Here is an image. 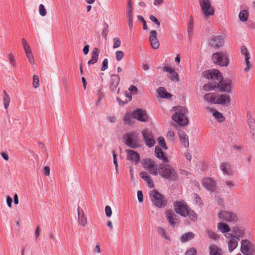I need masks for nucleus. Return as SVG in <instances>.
Here are the masks:
<instances>
[{
	"instance_id": "30",
	"label": "nucleus",
	"mask_w": 255,
	"mask_h": 255,
	"mask_svg": "<svg viewBox=\"0 0 255 255\" xmlns=\"http://www.w3.org/2000/svg\"><path fill=\"white\" fill-rule=\"evenodd\" d=\"M180 141L184 147L189 146V143L187 135L184 131H179L178 133Z\"/></svg>"
},
{
	"instance_id": "13",
	"label": "nucleus",
	"mask_w": 255,
	"mask_h": 255,
	"mask_svg": "<svg viewBox=\"0 0 255 255\" xmlns=\"http://www.w3.org/2000/svg\"><path fill=\"white\" fill-rule=\"evenodd\" d=\"M209 44L211 46L218 48L223 46L224 40L222 36H212L209 39Z\"/></svg>"
},
{
	"instance_id": "47",
	"label": "nucleus",
	"mask_w": 255,
	"mask_h": 255,
	"mask_svg": "<svg viewBox=\"0 0 255 255\" xmlns=\"http://www.w3.org/2000/svg\"><path fill=\"white\" fill-rule=\"evenodd\" d=\"M193 28V17L192 16H190L189 21L188 24V33L192 32Z\"/></svg>"
},
{
	"instance_id": "38",
	"label": "nucleus",
	"mask_w": 255,
	"mask_h": 255,
	"mask_svg": "<svg viewBox=\"0 0 255 255\" xmlns=\"http://www.w3.org/2000/svg\"><path fill=\"white\" fill-rule=\"evenodd\" d=\"M233 232L235 234V236L240 238L244 237L245 232L243 229L240 227H235L233 229Z\"/></svg>"
},
{
	"instance_id": "28",
	"label": "nucleus",
	"mask_w": 255,
	"mask_h": 255,
	"mask_svg": "<svg viewBox=\"0 0 255 255\" xmlns=\"http://www.w3.org/2000/svg\"><path fill=\"white\" fill-rule=\"evenodd\" d=\"M155 154L157 158L162 160L163 162H168L167 157L165 156L164 152L161 148L156 146L155 148Z\"/></svg>"
},
{
	"instance_id": "61",
	"label": "nucleus",
	"mask_w": 255,
	"mask_h": 255,
	"mask_svg": "<svg viewBox=\"0 0 255 255\" xmlns=\"http://www.w3.org/2000/svg\"><path fill=\"white\" fill-rule=\"evenodd\" d=\"M124 120L126 124H130L131 120L130 115L129 113L127 114L124 117Z\"/></svg>"
},
{
	"instance_id": "63",
	"label": "nucleus",
	"mask_w": 255,
	"mask_h": 255,
	"mask_svg": "<svg viewBox=\"0 0 255 255\" xmlns=\"http://www.w3.org/2000/svg\"><path fill=\"white\" fill-rule=\"evenodd\" d=\"M175 134L173 130H169L167 133V137L171 140H173Z\"/></svg>"
},
{
	"instance_id": "43",
	"label": "nucleus",
	"mask_w": 255,
	"mask_h": 255,
	"mask_svg": "<svg viewBox=\"0 0 255 255\" xmlns=\"http://www.w3.org/2000/svg\"><path fill=\"white\" fill-rule=\"evenodd\" d=\"M127 15V16H133L131 0H129L128 3Z\"/></svg>"
},
{
	"instance_id": "45",
	"label": "nucleus",
	"mask_w": 255,
	"mask_h": 255,
	"mask_svg": "<svg viewBox=\"0 0 255 255\" xmlns=\"http://www.w3.org/2000/svg\"><path fill=\"white\" fill-rule=\"evenodd\" d=\"M39 12L42 16H45L47 14L46 10L42 4H40L39 6Z\"/></svg>"
},
{
	"instance_id": "27",
	"label": "nucleus",
	"mask_w": 255,
	"mask_h": 255,
	"mask_svg": "<svg viewBox=\"0 0 255 255\" xmlns=\"http://www.w3.org/2000/svg\"><path fill=\"white\" fill-rule=\"evenodd\" d=\"M156 91L158 95L162 98L169 99L172 97V95L168 93L164 87L158 88Z\"/></svg>"
},
{
	"instance_id": "32",
	"label": "nucleus",
	"mask_w": 255,
	"mask_h": 255,
	"mask_svg": "<svg viewBox=\"0 0 255 255\" xmlns=\"http://www.w3.org/2000/svg\"><path fill=\"white\" fill-rule=\"evenodd\" d=\"M212 82L208 83L207 84L203 86V90L206 91H209L216 89H217V80H212Z\"/></svg>"
},
{
	"instance_id": "12",
	"label": "nucleus",
	"mask_w": 255,
	"mask_h": 255,
	"mask_svg": "<svg viewBox=\"0 0 255 255\" xmlns=\"http://www.w3.org/2000/svg\"><path fill=\"white\" fill-rule=\"evenodd\" d=\"M143 167L153 175L156 176L158 174V166L157 167L154 161L147 159L144 160Z\"/></svg>"
},
{
	"instance_id": "10",
	"label": "nucleus",
	"mask_w": 255,
	"mask_h": 255,
	"mask_svg": "<svg viewBox=\"0 0 255 255\" xmlns=\"http://www.w3.org/2000/svg\"><path fill=\"white\" fill-rule=\"evenodd\" d=\"M225 236L227 239L229 251L232 252L238 247L240 239L231 233L226 234Z\"/></svg>"
},
{
	"instance_id": "58",
	"label": "nucleus",
	"mask_w": 255,
	"mask_h": 255,
	"mask_svg": "<svg viewBox=\"0 0 255 255\" xmlns=\"http://www.w3.org/2000/svg\"><path fill=\"white\" fill-rule=\"evenodd\" d=\"M105 213L107 217H110L112 214V211L111 208L109 206H107L105 207Z\"/></svg>"
},
{
	"instance_id": "52",
	"label": "nucleus",
	"mask_w": 255,
	"mask_h": 255,
	"mask_svg": "<svg viewBox=\"0 0 255 255\" xmlns=\"http://www.w3.org/2000/svg\"><path fill=\"white\" fill-rule=\"evenodd\" d=\"M116 58L118 61L121 60L124 56V53L122 51H117L116 53Z\"/></svg>"
},
{
	"instance_id": "4",
	"label": "nucleus",
	"mask_w": 255,
	"mask_h": 255,
	"mask_svg": "<svg viewBox=\"0 0 255 255\" xmlns=\"http://www.w3.org/2000/svg\"><path fill=\"white\" fill-rule=\"evenodd\" d=\"M158 173L162 178L169 180L175 181L178 178L177 171L167 164H160L158 165Z\"/></svg>"
},
{
	"instance_id": "19",
	"label": "nucleus",
	"mask_w": 255,
	"mask_h": 255,
	"mask_svg": "<svg viewBox=\"0 0 255 255\" xmlns=\"http://www.w3.org/2000/svg\"><path fill=\"white\" fill-rule=\"evenodd\" d=\"M163 70L169 73L168 77L171 81H179V77L178 73L170 67L164 66Z\"/></svg>"
},
{
	"instance_id": "20",
	"label": "nucleus",
	"mask_w": 255,
	"mask_h": 255,
	"mask_svg": "<svg viewBox=\"0 0 255 255\" xmlns=\"http://www.w3.org/2000/svg\"><path fill=\"white\" fill-rule=\"evenodd\" d=\"M78 222L79 224L85 227L87 224V220L84 212V211L80 207H78Z\"/></svg>"
},
{
	"instance_id": "35",
	"label": "nucleus",
	"mask_w": 255,
	"mask_h": 255,
	"mask_svg": "<svg viewBox=\"0 0 255 255\" xmlns=\"http://www.w3.org/2000/svg\"><path fill=\"white\" fill-rule=\"evenodd\" d=\"M2 99L4 109H7L10 102V98L9 95L4 90L2 92Z\"/></svg>"
},
{
	"instance_id": "44",
	"label": "nucleus",
	"mask_w": 255,
	"mask_h": 255,
	"mask_svg": "<svg viewBox=\"0 0 255 255\" xmlns=\"http://www.w3.org/2000/svg\"><path fill=\"white\" fill-rule=\"evenodd\" d=\"M26 57L28 60L29 63L31 65H33L35 63L33 55L32 52L25 53Z\"/></svg>"
},
{
	"instance_id": "9",
	"label": "nucleus",
	"mask_w": 255,
	"mask_h": 255,
	"mask_svg": "<svg viewBox=\"0 0 255 255\" xmlns=\"http://www.w3.org/2000/svg\"><path fill=\"white\" fill-rule=\"evenodd\" d=\"M199 4L205 17H208L214 14V7L212 6L209 0H199Z\"/></svg>"
},
{
	"instance_id": "64",
	"label": "nucleus",
	"mask_w": 255,
	"mask_h": 255,
	"mask_svg": "<svg viewBox=\"0 0 255 255\" xmlns=\"http://www.w3.org/2000/svg\"><path fill=\"white\" fill-rule=\"evenodd\" d=\"M149 18L151 20L153 21L156 25L158 26L160 25V22L158 20V19L155 16L151 15L149 17Z\"/></svg>"
},
{
	"instance_id": "57",
	"label": "nucleus",
	"mask_w": 255,
	"mask_h": 255,
	"mask_svg": "<svg viewBox=\"0 0 255 255\" xmlns=\"http://www.w3.org/2000/svg\"><path fill=\"white\" fill-rule=\"evenodd\" d=\"M137 17L139 20H140L142 22V23H143V29L144 30L147 29V26L146 25V22L145 19H144L143 17L141 15H138L137 16Z\"/></svg>"
},
{
	"instance_id": "42",
	"label": "nucleus",
	"mask_w": 255,
	"mask_h": 255,
	"mask_svg": "<svg viewBox=\"0 0 255 255\" xmlns=\"http://www.w3.org/2000/svg\"><path fill=\"white\" fill-rule=\"evenodd\" d=\"M245 59L246 67L244 69V71L245 72H247L251 69L252 65L251 64L250 61V57L245 58Z\"/></svg>"
},
{
	"instance_id": "15",
	"label": "nucleus",
	"mask_w": 255,
	"mask_h": 255,
	"mask_svg": "<svg viewBox=\"0 0 255 255\" xmlns=\"http://www.w3.org/2000/svg\"><path fill=\"white\" fill-rule=\"evenodd\" d=\"M203 186L210 191H214L216 190V182L211 178H204L202 182Z\"/></svg>"
},
{
	"instance_id": "46",
	"label": "nucleus",
	"mask_w": 255,
	"mask_h": 255,
	"mask_svg": "<svg viewBox=\"0 0 255 255\" xmlns=\"http://www.w3.org/2000/svg\"><path fill=\"white\" fill-rule=\"evenodd\" d=\"M206 233L208 234L209 237L213 240H216L219 237L217 234L209 230H206Z\"/></svg>"
},
{
	"instance_id": "59",
	"label": "nucleus",
	"mask_w": 255,
	"mask_h": 255,
	"mask_svg": "<svg viewBox=\"0 0 255 255\" xmlns=\"http://www.w3.org/2000/svg\"><path fill=\"white\" fill-rule=\"evenodd\" d=\"M196 250L194 248H191L185 253V255H196Z\"/></svg>"
},
{
	"instance_id": "40",
	"label": "nucleus",
	"mask_w": 255,
	"mask_h": 255,
	"mask_svg": "<svg viewBox=\"0 0 255 255\" xmlns=\"http://www.w3.org/2000/svg\"><path fill=\"white\" fill-rule=\"evenodd\" d=\"M247 122L250 128H255V121L252 118L251 113H248L247 115Z\"/></svg>"
},
{
	"instance_id": "26",
	"label": "nucleus",
	"mask_w": 255,
	"mask_h": 255,
	"mask_svg": "<svg viewBox=\"0 0 255 255\" xmlns=\"http://www.w3.org/2000/svg\"><path fill=\"white\" fill-rule=\"evenodd\" d=\"M99 53L100 51L99 49L97 47L94 48L91 53V59L88 62V64H94L96 63L98 60Z\"/></svg>"
},
{
	"instance_id": "37",
	"label": "nucleus",
	"mask_w": 255,
	"mask_h": 255,
	"mask_svg": "<svg viewBox=\"0 0 255 255\" xmlns=\"http://www.w3.org/2000/svg\"><path fill=\"white\" fill-rule=\"evenodd\" d=\"M194 237V233L188 232L183 235L180 238V240L183 243L186 242L193 239Z\"/></svg>"
},
{
	"instance_id": "1",
	"label": "nucleus",
	"mask_w": 255,
	"mask_h": 255,
	"mask_svg": "<svg viewBox=\"0 0 255 255\" xmlns=\"http://www.w3.org/2000/svg\"><path fill=\"white\" fill-rule=\"evenodd\" d=\"M205 78L211 80H217L218 81L217 89L221 92L232 93V89L233 86V82L230 79L223 80L221 73L217 69H213L211 71H206L203 73Z\"/></svg>"
},
{
	"instance_id": "16",
	"label": "nucleus",
	"mask_w": 255,
	"mask_h": 255,
	"mask_svg": "<svg viewBox=\"0 0 255 255\" xmlns=\"http://www.w3.org/2000/svg\"><path fill=\"white\" fill-rule=\"evenodd\" d=\"M132 117L140 122H146L148 119L145 111L140 109H137L133 112Z\"/></svg>"
},
{
	"instance_id": "14",
	"label": "nucleus",
	"mask_w": 255,
	"mask_h": 255,
	"mask_svg": "<svg viewBox=\"0 0 255 255\" xmlns=\"http://www.w3.org/2000/svg\"><path fill=\"white\" fill-rule=\"evenodd\" d=\"M142 134L143 136L146 145L149 147L154 145L155 141L151 132L146 129L143 130L142 131Z\"/></svg>"
},
{
	"instance_id": "6",
	"label": "nucleus",
	"mask_w": 255,
	"mask_h": 255,
	"mask_svg": "<svg viewBox=\"0 0 255 255\" xmlns=\"http://www.w3.org/2000/svg\"><path fill=\"white\" fill-rule=\"evenodd\" d=\"M212 59L215 64L223 67L227 66L229 63L228 55L224 52L214 53Z\"/></svg>"
},
{
	"instance_id": "36",
	"label": "nucleus",
	"mask_w": 255,
	"mask_h": 255,
	"mask_svg": "<svg viewBox=\"0 0 255 255\" xmlns=\"http://www.w3.org/2000/svg\"><path fill=\"white\" fill-rule=\"evenodd\" d=\"M157 233L161 235L163 238L167 240H169V236L165 228L161 227H158L157 228Z\"/></svg>"
},
{
	"instance_id": "50",
	"label": "nucleus",
	"mask_w": 255,
	"mask_h": 255,
	"mask_svg": "<svg viewBox=\"0 0 255 255\" xmlns=\"http://www.w3.org/2000/svg\"><path fill=\"white\" fill-rule=\"evenodd\" d=\"M33 86L35 88H37L39 87V78L38 76L34 75L33 76Z\"/></svg>"
},
{
	"instance_id": "22",
	"label": "nucleus",
	"mask_w": 255,
	"mask_h": 255,
	"mask_svg": "<svg viewBox=\"0 0 255 255\" xmlns=\"http://www.w3.org/2000/svg\"><path fill=\"white\" fill-rule=\"evenodd\" d=\"M120 77L116 75L113 74L111 76V81L110 88L112 92H115L119 85L120 82Z\"/></svg>"
},
{
	"instance_id": "24",
	"label": "nucleus",
	"mask_w": 255,
	"mask_h": 255,
	"mask_svg": "<svg viewBox=\"0 0 255 255\" xmlns=\"http://www.w3.org/2000/svg\"><path fill=\"white\" fill-rule=\"evenodd\" d=\"M220 168L224 174L227 175L233 174V170L230 164L226 162L222 163L221 164Z\"/></svg>"
},
{
	"instance_id": "2",
	"label": "nucleus",
	"mask_w": 255,
	"mask_h": 255,
	"mask_svg": "<svg viewBox=\"0 0 255 255\" xmlns=\"http://www.w3.org/2000/svg\"><path fill=\"white\" fill-rule=\"evenodd\" d=\"M174 208L176 212L183 217L188 216L189 218L195 221L197 219V214L191 210L183 200L177 201L174 203Z\"/></svg>"
},
{
	"instance_id": "7",
	"label": "nucleus",
	"mask_w": 255,
	"mask_h": 255,
	"mask_svg": "<svg viewBox=\"0 0 255 255\" xmlns=\"http://www.w3.org/2000/svg\"><path fill=\"white\" fill-rule=\"evenodd\" d=\"M241 252L244 255H255L254 245L249 240H242L241 242Z\"/></svg>"
},
{
	"instance_id": "54",
	"label": "nucleus",
	"mask_w": 255,
	"mask_h": 255,
	"mask_svg": "<svg viewBox=\"0 0 255 255\" xmlns=\"http://www.w3.org/2000/svg\"><path fill=\"white\" fill-rule=\"evenodd\" d=\"M112 153H113V158H114L113 162L115 165L116 170L117 172H118V161H117L118 154L116 153V152L115 151H113Z\"/></svg>"
},
{
	"instance_id": "11",
	"label": "nucleus",
	"mask_w": 255,
	"mask_h": 255,
	"mask_svg": "<svg viewBox=\"0 0 255 255\" xmlns=\"http://www.w3.org/2000/svg\"><path fill=\"white\" fill-rule=\"evenodd\" d=\"M219 218L228 222H236L238 217L234 213L228 211H222L218 214Z\"/></svg>"
},
{
	"instance_id": "49",
	"label": "nucleus",
	"mask_w": 255,
	"mask_h": 255,
	"mask_svg": "<svg viewBox=\"0 0 255 255\" xmlns=\"http://www.w3.org/2000/svg\"><path fill=\"white\" fill-rule=\"evenodd\" d=\"M241 52L242 54L245 56V58L250 57V53L248 52L247 48L245 46H242L241 47Z\"/></svg>"
},
{
	"instance_id": "39",
	"label": "nucleus",
	"mask_w": 255,
	"mask_h": 255,
	"mask_svg": "<svg viewBox=\"0 0 255 255\" xmlns=\"http://www.w3.org/2000/svg\"><path fill=\"white\" fill-rule=\"evenodd\" d=\"M239 17L242 21H246L248 19L249 13L247 10H243L240 11Z\"/></svg>"
},
{
	"instance_id": "33",
	"label": "nucleus",
	"mask_w": 255,
	"mask_h": 255,
	"mask_svg": "<svg viewBox=\"0 0 255 255\" xmlns=\"http://www.w3.org/2000/svg\"><path fill=\"white\" fill-rule=\"evenodd\" d=\"M210 255H222V250L216 245H211L209 247Z\"/></svg>"
},
{
	"instance_id": "5",
	"label": "nucleus",
	"mask_w": 255,
	"mask_h": 255,
	"mask_svg": "<svg viewBox=\"0 0 255 255\" xmlns=\"http://www.w3.org/2000/svg\"><path fill=\"white\" fill-rule=\"evenodd\" d=\"M123 138L125 144L131 148H136L140 146L138 134L134 131H130L125 134Z\"/></svg>"
},
{
	"instance_id": "60",
	"label": "nucleus",
	"mask_w": 255,
	"mask_h": 255,
	"mask_svg": "<svg viewBox=\"0 0 255 255\" xmlns=\"http://www.w3.org/2000/svg\"><path fill=\"white\" fill-rule=\"evenodd\" d=\"M108 60L105 59L102 62V66L101 68V71H105L108 68Z\"/></svg>"
},
{
	"instance_id": "56",
	"label": "nucleus",
	"mask_w": 255,
	"mask_h": 255,
	"mask_svg": "<svg viewBox=\"0 0 255 255\" xmlns=\"http://www.w3.org/2000/svg\"><path fill=\"white\" fill-rule=\"evenodd\" d=\"M113 40L114 41L113 48L116 49L119 47L121 44L120 39L119 38L116 37L113 39Z\"/></svg>"
},
{
	"instance_id": "21",
	"label": "nucleus",
	"mask_w": 255,
	"mask_h": 255,
	"mask_svg": "<svg viewBox=\"0 0 255 255\" xmlns=\"http://www.w3.org/2000/svg\"><path fill=\"white\" fill-rule=\"evenodd\" d=\"M230 96L228 95L216 94V104L225 105L230 102Z\"/></svg>"
},
{
	"instance_id": "25",
	"label": "nucleus",
	"mask_w": 255,
	"mask_h": 255,
	"mask_svg": "<svg viewBox=\"0 0 255 255\" xmlns=\"http://www.w3.org/2000/svg\"><path fill=\"white\" fill-rule=\"evenodd\" d=\"M176 215V214L171 210H168L166 212V217L169 222L170 225L172 227H174L175 226V217Z\"/></svg>"
},
{
	"instance_id": "23",
	"label": "nucleus",
	"mask_w": 255,
	"mask_h": 255,
	"mask_svg": "<svg viewBox=\"0 0 255 255\" xmlns=\"http://www.w3.org/2000/svg\"><path fill=\"white\" fill-rule=\"evenodd\" d=\"M207 110L210 113H212L213 117L219 122H222L225 120V117L223 116L221 113L217 111L215 109L208 107L206 108Z\"/></svg>"
},
{
	"instance_id": "31",
	"label": "nucleus",
	"mask_w": 255,
	"mask_h": 255,
	"mask_svg": "<svg viewBox=\"0 0 255 255\" xmlns=\"http://www.w3.org/2000/svg\"><path fill=\"white\" fill-rule=\"evenodd\" d=\"M204 99L208 103L216 104V93H207L204 96Z\"/></svg>"
},
{
	"instance_id": "29",
	"label": "nucleus",
	"mask_w": 255,
	"mask_h": 255,
	"mask_svg": "<svg viewBox=\"0 0 255 255\" xmlns=\"http://www.w3.org/2000/svg\"><path fill=\"white\" fill-rule=\"evenodd\" d=\"M140 176L144 181L147 182V185L149 187L152 188L153 187V182L151 179L148 173L145 171H141L140 172Z\"/></svg>"
},
{
	"instance_id": "3",
	"label": "nucleus",
	"mask_w": 255,
	"mask_h": 255,
	"mask_svg": "<svg viewBox=\"0 0 255 255\" xmlns=\"http://www.w3.org/2000/svg\"><path fill=\"white\" fill-rule=\"evenodd\" d=\"M174 114L172 119L179 125L185 126L188 124V119L187 117L188 110L186 107L181 106L174 107L172 109Z\"/></svg>"
},
{
	"instance_id": "55",
	"label": "nucleus",
	"mask_w": 255,
	"mask_h": 255,
	"mask_svg": "<svg viewBox=\"0 0 255 255\" xmlns=\"http://www.w3.org/2000/svg\"><path fill=\"white\" fill-rule=\"evenodd\" d=\"M194 201L198 206L201 207L202 205V202L200 197L197 194H194Z\"/></svg>"
},
{
	"instance_id": "48",
	"label": "nucleus",
	"mask_w": 255,
	"mask_h": 255,
	"mask_svg": "<svg viewBox=\"0 0 255 255\" xmlns=\"http://www.w3.org/2000/svg\"><path fill=\"white\" fill-rule=\"evenodd\" d=\"M93 253L94 254H99L101 253V246L99 243H97L96 246L93 248Z\"/></svg>"
},
{
	"instance_id": "17",
	"label": "nucleus",
	"mask_w": 255,
	"mask_h": 255,
	"mask_svg": "<svg viewBox=\"0 0 255 255\" xmlns=\"http://www.w3.org/2000/svg\"><path fill=\"white\" fill-rule=\"evenodd\" d=\"M157 32L155 30H151L149 33V41L153 49H156L159 46V42L157 38Z\"/></svg>"
},
{
	"instance_id": "18",
	"label": "nucleus",
	"mask_w": 255,
	"mask_h": 255,
	"mask_svg": "<svg viewBox=\"0 0 255 255\" xmlns=\"http://www.w3.org/2000/svg\"><path fill=\"white\" fill-rule=\"evenodd\" d=\"M127 153V159L134 162L136 164L140 160L139 154L132 150L128 149L126 150Z\"/></svg>"
},
{
	"instance_id": "62",
	"label": "nucleus",
	"mask_w": 255,
	"mask_h": 255,
	"mask_svg": "<svg viewBox=\"0 0 255 255\" xmlns=\"http://www.w3.org/2000/svg\"><path fill=\"white\" fill-rule=\"evenodd\" d=\"M137 198L139 202L141 203L143 202V194L141 191L139 190L137 192Z\"/></svg>"
},
{
	"instance_id": "8",
	"label": "nucleus",
	"mask_w": 255,
	"mask_h": 255,
	"mask_svg": "<svg viewBox=\"0 0 255 255\" xmlns=\"http://www.w3.org/2000/svg\"><path fill=\"white\" fill-rule=\"evenodd\" d=\"M153 204L157 207L161 208L166 205V201L163 196L156 190H152L149 193Z\"/></svg>"
},
{
	"instance_id": "51",
	"label": "nucleus",
	"mask_w": 255,
	"mask_h": 255,
	"mask_svg": "<svg viewBox=\"0 0 255 255\" xmlns=\"http://www.w3.org/2000/svg\"><path fill=\"white\" fill-rule=\"evenodd\" d=\"M158 143L160 146L163 148V149H166L167 148V147L166 146L165 142L164 141V139L163 137H159L158 138Z\"/></svg>"
},
{
	"instance_id": "34",
	"label": "nucleus",
	"mask_w": 255,
	"mask_h": 255,
	"mask_svg": "<svg viewBox=\"0 0 255 255\" xmlns=\"http://www.w3.org/2000/svg\"><path fill=\"white\" fill-rule=\"evenodd\" d=\"M217 229L218 231H220L223 233L227 234L230 231V228L229 226L223 222H220L218 224Z\"/></svg>"
},
{
	"instance_id": "53",
	"label": "nucleus",
	"mask_w": 255,
	"mask_h": 255,
	"mask_svg": "<svg viewBox=\"0 0 255 255\" xmlns=\"http://www.w3.org/2000/svg\"><path fill=\"white\" fill-rule=\"evenodd\" d=\"M225 185H226L229 189L233 188L235 187V184L231 180H227L223 181Z\"/></svg>"
},
{
	"instance_id": "41",
	"label": "nucleus",
	"mask_w": 255,
	"mask_h": 255,
	"mask_svg": "<svg viewBox=\"0 0 255 255\" xmlns=\"http://www.w3.org/2000/svg\"><path fill=\"white\" fill-rule=\"evenodd\" d=\"M8 59L11 66L14 68L16 66V62L15 58L12 53H8Z\"/></svg>"
}]
</instances>
